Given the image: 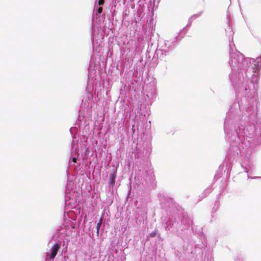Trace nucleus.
Here are the masks:
<instances>
[{
    "mask_svg": "<svg viewBox=\"0 0 261 261\" xmlns=\"http://www.w3.org/2000/svg\"><path fill=\"white\" fill-rule=\"evenodd\" d=\"M60 247V244H56L53 246L51 249V253L47 254L50 259H53L56 257Z\"/></svg>",
    "mask_w": 261,
    "mask_h": 261,
    "instance_id": "nucleus-1",
    "label": "nucleus"
},
{
    "mask_svg": "<svg viewBox=\"0 0 261 261\" xmlns=\"http://www.w3.org/2000/svg\"><path fill=\"white\" fill-rule=\"evenodd\" d=\"M102 220H103V219L101 217L99 219L98 222L97 223V225H96V232H97V234L99 233V231L100 228L101 227V225L102 224Z\"/></svg>",
    "mask_w": 261,
    "mask_h": 261,
    "instance_id": "nucleus-2",
    "label": "nucleus"
},
{
    "mask_svg": "<svg viewBox=\"0 0 261 261\" xmlns=\"http://www.w3.org/2000/svg\"><path fill=\"white\" fill-rule=\"evenodd\" d=\"M105 3L104 0H98V4L99 5H103Z\"/></svg>",
    "mask_w": 261,
    "mask_h": 261,
    "instance_id": "nucleus-3",
    "label": "nucleus"
},
{
    "mask_svg": "<svg viewBox=\"0 0 261 261\" xmlns=\"http://www.w3.org/2000/svg\"><path fill=\"white\" fill-rule=\"evenodd\" d=\"M102 12V8L100 7L98 8V9H97V12L98 14H101Z\"/></svg>",
    "mask_w": 261,
    "mask_h": 261,
    "instance_id": "nucleus-4",
    "label": "nucleus"
},
{
    "mask_svg": "<svg viewBox=\"0 0 261 261\" xmlns=\"http://www.w3.org/2000/svg\"><path fill=\"white\" fill-rule=\"evenodd\" d=\"M156 234V232H151V233H150L149 236L151 237H154Z\"/></svg>",
    "mask_w": 261,
    "mask_h": 261,
    "instance_id": "nucleus-5",
    "label": "nucleus"
},
{
    "mask_svg": "<svg viewBox=\"0 0 261 261\" xmlns=\"http://www.w3.org/2000/svg\"><path fill=\"white\" fill-rule=\"evenodd\" d=\"M72 162L75 163L76 162V159L75 158H72Z\"/></svg>",
    "mask_w": 261,
    "mask_h": 261,
    "instance_id": "nucleus-6",
    "label": "nucleus"
}]
</instances>
